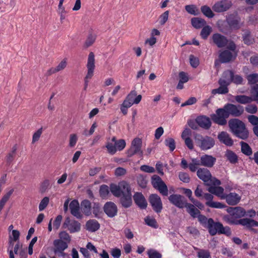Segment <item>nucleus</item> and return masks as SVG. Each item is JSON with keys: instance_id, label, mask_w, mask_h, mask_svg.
<instances>
[{"instance_id": "obj_1", "label": "nucleus", "mask_w": 258, "mask_h": 258, "mask_svg": "<svg viewBox=\"0 0 258 258\" xmlns=\"http://www.w3.org/2000/svg\"><path fill=\"white\" fill-rule=\"evenodd\" d=\"M243 111V106L227 103L223 108L217 109L215 114L211 115V118L214 123L220 125H224L226 124V119L230 115L235 117L239 116Z\"/></svg>"}, {"instance_id": "obj_2", "label": "nucleus", "mask_w": 258, "mask_h": 258, "mask_svg": "<svg viewBox=\"0 0 258 258\" xmlns=\"http://www.w3.org/2000/svg\"><path fill=\"white\" fill-rule=\"evenodd\" d=\"M228 123L230 130L236 137L243 140L248 137V132L242 121L234 118L230 119Z\"/></svg>"}, {"instance_id": "obj_3", "label": "nucleus", "mask_w": 258, "mask_h": 258, "mask_svg": "<svg viewBox=\"0 0 258 258\" xmlns=\"http://www.w3.org/2000/svg\"><path fill=\"white\" fill-rule=\"evenodd\" d=\"M224 220L231 225H241L247 228L258 226V222L254 220L248 218L237 219L231 213L225 216Z\"/></svg>"}, {"instance_id": "obj_4", "label": "nucleus", "mask_w": 258, "mask_h": 258, "mask_svg": "<svg viewBox=\"0 0 258 258\" xmlns=\"http://www.w3.org/2000/svg\"><path fill=\"white\" fill-rule=\"evenodd\" d=\"M210 234L212 236L218 234H224L229 236L231 234L230 228L228 227H224L220 222H214L212 218H209V223L207 227Z\"/></svg>"}, {"instance_id": "obj_5", "label": "nucleus", "mask_w": 258, "mask_h": 258, "mask_svg": "<svg viewBox=\"0 0 258 258\" xmlns=\"http://www.w3.org/2000/svg\"><path fill=\"white\" fill-rule=\"evenodd\" d=\"M197 174L198 177L207 185H220L221 184V181L215 177L213 178L210 171L207 168H199L197 170Z\"/></svg>"}, {"instance_id": "obj_6", "label": "nucleus", "mask_w": 258, "mask_h": 258, "mask_svg": "<svg viewBox=\"0 0 258 258\" xmlns=\"http://www.w3.org/2000/svg\"><path fill=\"white\" fill-rule=\"evenodd\" d=\"M196 142L198 146L202 150H209L215 145V140L213 138L209 136L203 137L200 134H195L194 136Z\"/></svg>"}, {"instance_id": "obj_7", "label": "nucleus", "mask_w": 258, "mask_h": 258, "mask_svg": "<svg viewBox=\"0 0 258 258\" xmlns=\"http://www.w3.org/2000/svg\"><path fill=\"white\" fill-rule=\"evenodd\" d=\"M94 57V53L93 52H90L89 54L87 64L88 72L84 78V90H86L88 87L89 82L88 80L91 79L94 74V71L95 67Z\"/></svg>"}, {"instance_id": "obj_8", "label": "nucleus", "mask_w": 258, "mask_h": 258, "mask_svg": "<svg viewBox=\"0 0 258 258\" xmlns=\"http://www.w3.org/2000/svg\"><path fill=\"white\" fill-rule=\"evenodd\" d=\"M151 183L153 186L158 190L159 192L163 196L168 195V190L164 182L157 175H154L151 178Z\"/></svg>"}, {"instance_id": "obj_9", "label": "nucleus", "mask_w": 258, "mask_h": 258, "mask_svg": "<svg viewBox=\"0 0 258 258\" xmlns=\"http://www.w3.org/2000/svg\"><path fill=\"white\" fill-rule=\"evenodd\" d=\"M226 21L231 29L238 30L243 25L240 18L237 13L228 15L226 17Z\"/></svg>"}, {"instance_id": "obj_10", "label": "nucleus", "mask_w": 258, "mask_h": 258, "mask_svg": "<svg viewBox=\"0 0 258 258\" xmlns=\"http://www.w3.org/2000/svg\"><path fill=\"white\" fill-rule=\"evenodd\" d=\"M142 146V139L139 138H135L132 142L131 146L130 147V156L138 154L142 157L143 155V152L141 149Z\"/></svg>"}, {"instance_id": "obj_11", "label": "nucleus", "mask_w": 258, "mask_h": 258, "mask_svg": "<svg viewBox=\"0 0 258 258\" xmlns=\"http://www.w3.org/2000/svg\"><path fill=\"white\" fill-rule=\"evenodd\" d=\"M149 202L155 212L160 213L163 209L162 203L160 197L157 194H152L149 197Z\"/></svg>"}, {"instance_id": "obj_12", "label": "nucleus", "mask_w": 258, "mask_h": 258, "mask_svg": "<svg viewBox=\"0 0 258 258\" xmlns=\"http://www.w3.org/2000/svg\"><path fill=\"white\" fill-rule=\"evenodd\" d=\"M232 2L229 0H222L216 3L212 9L214 11L217 13L224 12L229 10L232 6Z\"/></svg>"}, {"instance_id": "obj_13", "label": "nucleus", "mask_w": 258, "mask_h": 258, "mask_svg": "<svg viewBox=\"0 0 258 258\" xmlns=\"http://www.w3.org/2000/svg\"><path fill=\"white\" fill-rule=\"evenodd\" d=\"M212 39L213 43L218 48L224 47L228 42V40L226 37L218 33L213 34Z\"/></svg>"}, {"instance_id": "obj_14", "label": "nucleus", "mask_w": 258, "mask_h": 258, "mask_svg": "<svg viewBox=\"0 0 258 258\" xmlns=\"http://www.w3.org/2000/svg\"><path fill=\"white\" fill-rule=\"evenodd\" d=\"M103 208L104 213L108 217L113 218L117 215V206L112 202H106Z\"/></svg>"}, {"instance_id": "obj_15", "label": "nucleus", "mask_w": 258, "mask_h": 258, "mask_svg": "<svg viewBox=\"0 0 258 258\" xmlns=\"http://www.w3.org/2000/svg\"><path fill=\"white\" fill-rule=\"evenodd\" d=\"M170 202L179 208H183L184 207L186 203L184 201L183 196L178 194H173L168 197Z\"/></svg>"}, {"instance_id": "obj_16", "label": "nucleus", "mask_w": 258, "mask_h": 258, "mask_svg": "<svg viewBox=\"0 0 258 258\" xmlns=\"http://www.w3.org/2000/svg\"><path fill=\"white\" fill-rule=\"evenodd\" d=\"M204 198L206 200V206L212 208L222 209L225 207L224 205L220 202L213 201L214 197L212 194L208 193L205 194Z\"/></svg>"}, {"instance_id": "obj_17", "label": "nucleus", "mask_w": 258, "mask_h": 258, "mask_svg": "<svg viewBox=\"0 0 258 258\" xmlns=\"http://www.w3.org/2000/svg\"><path fill=\"white\" fill-rule=\"evenodd\" d=\"M71 213L77 219H82V214L80 212V205L77 200H73L70 204Z\"/></svg>"}, {"instance_id": "obj_18", "label": "nucleus", "mask_w": 258, "mask_h": 258, "mask_svg": "<svg viewBox=\"0 0 258 258\" xmlns=\"http://www.w3.org/2000/svg\"><path fill=\"white\" fill-rule=\"evenodd\" d=\"M234 72L231 70H227L224 72L222 75V78L218 81L220 85H226L229 86L232 82V77Z\"/></svg>"}, {"instance_id": "obj_19", "label": "nucleus", "mask_w": 258, "mask_h": 258, "mask_svg": "<svg viewBox=\"0 0 258 258\" xmlns=\"http://www.w3.org/2000/svg\"><path fill=\"white\" fill-rule=\"evenodd\" d=\"M191 131L188 128H185L181 134V138L184 141L186 146L190 150L194 149V143L190 138Z\"/></svg>"}, {"instance_id": "obj_20", "label": "nucleus", "mask_w": 258, "mask_h": 258, "mask_svg": "<svg viewBox=\"0 0 258 258\" xmlns=\"http://www.w3.org/2000/svg\"><path fill=\"white\" fill-rule=\"evenodd\" d=\"M236 55L235 52L233 53L228 50H225L220 53L219 59L222 63H226L234 59Z\"/></svg>"}, {"instance_id": "obj_21", "label": "nucleus", "mask_w": 258, "mask_h": 258, "mask_svg": "<svg viewBox=\"0 0 258 258\" xmlns=\"http://www.w3.org/2000/svg\"><path fill=\"white\" fill-rule=\"evenodd\" d=\"M241 197L235 192H230L226 194L224 200L229 205L234 206L237 205L240 201Z\"/></svg>"}, {"instance_id": "obj_22", "label": "nucleus", "mask_w": 258, "mask_h": 258, "mask_svg": "<svg viewBox=\"0 0 258 258\" xmlns=\"http://www.w3.org/2000/svg\"><path fill=\"white\" fill-rule=\"evenodd\" d=\"M133 198L135 203L140 208L145 209L147 208V202L142 193L136 192Z\"/></svg>"}, {"instance_id": "obj_23", "label": "nucleus", "mask_w": 258, "mask_h": 258, "mask_svg": "<svg viewBox=\"0 0 258 258\" xmlns=\"http://www.w3.org/2000/svg\"><path fill=\"white\" fill-rule=\"evenodd\" d=\"M208 190L212 194H214L220 198L221 199H224L225 194L224 192V188L219 186V185H210Z\"/></svg>"}, {"instance_id": "obj_24", "label": "nucleus", "mask_w": 258, "mask_h": 258, "mask_svg": "<svg viewBox=\"0 0 258 258\" xmlns=\"http://www.w3.org/2000/svg\"><path fill=\"white\" fill-rule=\"evenodd\" d=\"M202 165L207 167H212L216 162V159L211 155H204L201 157Z\"/></svg>"}, {"instance_id": "obj_25", "label": "nucleus", "mask_w": 258, "mask_h": 258, "mask_svg": "<svg viewBox=\"0 0 258 258\" xmlns=\"http://www.w3.org/2000/svg\"><path fill=\"white\" fill-rule=\"evenodd\" d=\"M228 212L231 213L237 219L244 216L246 214L245 210L240 207L230 208L228 209Z\"/></svg>"}, {"instance_id": "obj_26", "label": "nucleus", "mask_w": 258, "mask_h": 258, "mask_svg": "<svg viewBox=\"0 0 258 258\" xmlns=\"http://www.w3.org/2000/svg\"><path fill=\"white\" fill-rule=\"evenodd\" d=\"M218 139L220 142L227 146H232L233 144L232 139L230 138L229 135L225 132H222L219 134Z\"/></svg>"}, {"instance_id": "obj_27", "label": "nucleus", "mask_w": 258, "mask_h": 258, "mask_svg": "<svg viewBox=\"0 0 258 258\" xmlns=\"http://www.w3.org/2000/svg\"><path fill=\"white\" fill-rule=\"evenodd\" d=\"M199 126L205 128L209 129L211 126V122L209 117L206 116H200L196 118Z\"/></svg>"}, {"instance_id": "obj_28", "label": "nucleus", "mask_w": 258, "mask_h": 258, "mask_svg": "<svg viewBox=\"0 0 258 258\" xmlns=\"http://www.w3.org/2000/svg\"><path fill=\"white\" fill-rule=\"evenodd\" d=\"M53 245L55 247L54 252L56 253L58 252H62L68 248V243L61 239H55L53 241Z\"/></svg>"}, {"instance_id": "obj_29", "label": "nucleus", "mask_w": 258, "mask_h": 258, "mask_svg": "<svg viewBox=\"0 0 258 258\" xmlns=\"http://www.w3.org/2000/svg\"><path fill=\"white\" fill-rule=\"evenodd\" d=\"M86 229L90 232H94L100 227L99 222L95 219H90L86 223Z\"/></svg>"}, {"instance_id": "obj_30", "label": "nucleus", "mask_w": 258, "mask_h": 258, "mask_svg": "<svg viewBox=\"0 0 258 258\" xmlns=\"http://www.w3.org/2000/svg\"><path fill=\"white\" fill-rule=\"evenodd\" d=\"M81 209L86 216L91 215V203L87 199L83 200L81 203Z\"/></svg>"}, {"instance_id": "obj_31", "label": "nucleus", "mask_w": 258, "mask_h": 258, "mask_svg": "<svg viewBox=\"0 0 258 258\" xmlns=\"http://www.w3.org/2000/svg\"><path fill=\"white\" fill-rule=\"evenodd\" d=\"M184 207L186 208L187 213L194 218H197L201 213L199 210L191 204L186 203Z\"/></svg>"}, {"instance_id": "obj_32", "label": "nucleus", "mask_w": 258, "mask_h": 258, "mask_svg": "<svg viewBox=\"0 0 258 258\" xmlns=\"http://www.w3.org/2000/svg\"><path fill=\"white\" fill-rule=\"evenodd\" d=\"M191 23L194 28L200 29L206 25V22L202 18L195 17L191 19Z\"/></svg>"}, {"instance_id": "obj_33", "label": "nucleus", "mask_w": 258, "mask_h": 258, "mask_svg": "<svg viewBox=\"0 0 258 258\" xmlns=\"http://www.w3.org/2000/svg\"><path fill=\"white\" fill-rule=\"evenodd\" d=\"M110 191L114 197L117 198L120 197L125 192L120 190L118 185L114 183H111L110 184Z\"/></svg>"}, {"instance_id": "obj_34", "label": "nucleus", "mask_w": 258, "mask_h": 258, "mask_svg": "<svg viewBox=\"0 0 258 258\" xmlns=\"http://www.w3.org/2000/svg\"><path fill=\"white\" fill-rule=\"evenodd\" d=\"M243 41L244 44L249 45L252 44L254 42V38L251 35L249 30H245L242 36Z\"/></svg>"}, {"instance_id": "obj_35", "label": "nucleus", "mask_w": 258, "mask_h": 258, "mask_svg": "<svg viewBox=\"0 0 258 258\" xmlns=\"http://www.w3.org/2000/svg\"><path fill=\"white\" fill-rule=\"evenodd\" d=\"M142 95H137L136 91L133 90L130 92V107L133 104H138L142 99Z\"/></svg>"}, {"instance_id": "obj_36", "label": "nucleus", "mask_w": 258, "mask_h": 258, "mask_svg": "<svg viewBox=\"0 0 258 258\" xmlns=\"http://www.w3.org/2000/svg\"><path fill=\"white\" fill-rule=\"evenodd\" d=\"M109 187L106 184H102L100 186L99 193L100 197L102 199H106L109 194Z\"/></svg>"}, {"instance_id": "obj_37", "label": "nucleus", "mask_w": 258, "mask_h": 258, "mask_svg": "<svg viewBox=\"0 0 258 258\" xmlns=\"http://www.w3.org/2000/svg\"><path fill=\"white\" fill-rule=\"evenodd\" d=\"M235 99L237 102L243 104L250 103L252 102L251 96L237 95L235 96Z\"/></svg>"}, {"instance_id": "obj_38", "label": "nucleus", "mask_w": 258, "mask_h": 258, "mask_svg": "<svg viewBox=\"0 0 258 258\" xmlns=\"http://www.w3.org/2000/svg\"><path fill=\"white\" fill-rule=\"evenodd\" d=\"M228 86L224 84L220 85V87L217 89H213L212 90V94L213 95H215L217 94H226L228 92Z\"/></svg>"}, {"instance_id": "obj_39", "label": "nucleus", "mask_w": 258, "mask_h": 258, "mask_svg": "<svg viewBox=\"0 0 258 258\" xmlns=\"http://www.w3.org/2000/svg\"><path fill=\"white\" fill-rule=\"evenodd\" d=\"M225 157L232 164H235L237 162V156L235 153L231 150H227L225 153Z\"/></svg>"}, {"instance_id": "obj_40", "label": "nucleus", "mask_w": 258, "mask_h": 258, "mask_svg": "<svg viewBox=\"0 0 258 258\" xmlns=\"http://www.w3.org/2000/svg\"><path fill=\"white\" fill-rule=\"evenodd\" d=\"M212 31V28L210 26H204L201 32V36L203 39H207Z\"/></svg>"}, {"instance_id": "obj_41", "label": "nucleus", "mask_w": 258, "mask_h": 258, "mask_svg": "<svg viewBox=\"0 0 258 258\" xmlns=\"http://www.w3.org/2000/svg\"><path fill=\"white\" fill-rule=\"evenodd\" d=\"M69 230L71 233L79 232L81 230V224L76 220H74L70 224Z\"/></svg>"}, {"instance_id": "obj_42", "label": "nucleus", "mask_w": 258, "mask_h": 258, "mask_svg": "<svg viewBox=\"0 0 258 258\" xmlns=\"http://www.w3.org/2000/svg\"><path fill=\"white\" fill-rule=\"evenodd\" d=\"M195 249L198 250L197 252V256L198 258H211V253L209 250L204 249H199L195 247Z\"/></svg>"}, {"instance_id": "obj_43", "label": "nucleus", "mask_w": 258, "mask_h": 258, "mask_svg": "<svg viewBox=\"0 0 258 258\" xmlns=\"http://www.w3.org/2000/svg\"><path fill=\"white\" fill-rule=\"evenodd\" d=\"M120 201L122 207L124 208L129 207V190L127 189V193H124L121 195Z\"/></svg>"}, {"instance_id": "obj_44", "label": "nucleus", "mask_w": 258, "mask_h": 258, "mask_svg": "<svg viewBox=\"0 0 258 258\" xmlns=\"http://www.w3.org/2000/svg\"><path fill=\"white\" fill-rule=\"evenodd\" d=\"M241 152L247 156L251 155L252 153V150L250 146L244 142H240Z\"/></svg>"}, {"instance_id": "obj_45", "label": "nucleus", "mask_w": 258, "mask_h": 258, "mask_svg": "<svg viewBox=\"0 0 258 258\" xmlns=\"http://www.w3.org/2000/svg\"><path fill=\"white\" fill-rule=\"evenodd\" d=\"M201 10L202 13L209 18H213L214 16L211 8L206 5L201 7Z\"/></svg>"}, {"instance_id": "obj_46", "label": "nucleus", "mask_w": 258, "mask_h": 258, "mask_svg": "<svg viewBox=\"0 0 258 258\" xmlns=\"http://www.w3.org/2000/svg\"><path fill=\"white\" fill-rule=\"evenodd\" d=\"M129 107V94L126 96L125 100L120 106V110L123 115L127 113L128 108Z\"/></svg>"}, {"instance_id": "obj_47", "label": "nucleus", "mask_w": 258, "mask_h": 258, "mask_svg": "<svg viewBox=\"0 0 258 258\" xmlns=\"http://www.w3.org/2000/svg\"><path fill=\"white\" fill-rule=\"evenodd\" d=\"M252 101H255L258 104V84H255L250 90Z\"/></svg>"}, {"instance_id": "obj_48", "label": "nucleus", "mask_w": 258, "mask_h": 258, "mask_svg": "<svg viewBox=\"0 0 258 258\" xmlns=\"http://www.w3.org/2000/svg\"><path fill=\"white\" fill-rule=\"evenodd\" d=\"M93 213L96 218H100L99 215V214L102 213V211H101V206L99 203L96 202L93 203Z\"/></svg>"}, {"instance_id": "obj_49", "label": "nucleus", "mask_w": 258, "mask_h": 258, "mask_svg": "<svg viewBox=\"0 0 258 258\" xmlns=\"http://www.w3.org/2000/svg\"><path fill=\"white\" fill-rule=\"evenodd\" d=\"M165 145L169 147V150L171 152L174 151L175 148V142L174 140L171 138H168L165 140Z\"/></svg>"}, {"instance_id": "obj_50", "label": "nucleus", "mask_w": 258, "mask_h": 258, "mask_svg": "<svg viewBox=\"0 0 258 258\" xmlns=\"http://www.w3.org/2000/svg\"><path fill=\"white\" fill-rule=\"evenodd\" d=\"M96 40V36L93 35L92 33H90L84 44L85 47L88 48L91 46L95 42Z\"/></svg>"}, {"instance_id": "obj_51", "label": "nucleus", "mask_w": 258, "mask_h": 258, "mask_svg": "<svg viewBox=\"0 0 258 258\" xmlns=\"http://www.w3.org/2000/svg\"><path fill=\"white\" fill-rule=\"evenodd\" d=\"M185 9L187 11V12L191 15H193L195 16L198 15V12L197 7L195 5H186L185 7Z\"/></svg>"}, {"instance_id": "obj_52", "label": "nucleus", "mask_w": 258, "mask_h": 258, "mask_svg": "<svg viewBox=\"0 0 258 258\" xmlns=\"http://www.w3.org/2000/svg\"><path fill=\"white\" fill-rule=\"evenodd\" d=\"M197 218L200 224L204 227L207 228L209 225V219H208L205 216L201 215V213Z\"/></svg>"}, {"instance_id": "obj_53", "label": "nucleus", "mask_w": 258, "mask_h": 258, "mask_svg": "<svg viewBox=\"0 0 258 258\" xmlns=\"http://www.w3.org/2000/svg\"><path fill=\"white\" fill-rule=\"evenodd\" d=\"M147 254L149 258H161L162 254L158 251L150 249L147 251Z\"/></svg>"}, {"instance_id": "obj_54", "label": "nucleus", "mask_w": 258, "mask_h": 258, "mask_svg": "<svg viewBox=\"0 0 258 258\" xmlns=\"http://www.w3.org/2000/svg\"><path fill=\"white\" fill-rule=\"evenodd\" d=\"M115 148L117 151H121L126 146V143L124 140L123 139H119L118 140L117 142H115Z\"/></svg>"}, {"instance_id": "obj_55", "label": "nucleus", "mask_w": 258, "mask_h": 258, "mask_svg": "<svg viewBox=\"0 0 258 258\" xmlns=\"http://www.w3.org/2000/svg\"><path fill=\"white\" fill-rule=\"evenodd\" d=\"M105 148H106L108 153L110 155H114L117 151V150L115 148V146L114 144H113L110 142H107L105 145Z\"/></svg>"}, {"instance_id": "obj_56", "label": "nucleus", "mask_w": 258, "mask_h": 258, "mask_svg": "<svg viewBox=\"0 0 258 258\" xmlns=\"http://www.w3.org/2000/svg\"><path fill=\"white\" fill-rule=\"evenodd\" d=\"M145 222L147 225L153 228H157V224L156 220L150 217H146L145 218Z\"/></svg>"}, {"instance_id": "obj_57", "label": "nucleus", "mask_w": 258, "mask_h": 258, "mask_svg": "<svg viewBox=\"0 0 258 258\" xmlns=\"http://www.w3.org/2000/svg\"><path fill=\"white\" fill-rule=\"evenodd\" d=\"M49 201V199L48 197H45L41 201L39 205V210L42 211L44 210L47 206Z\"/></svg>"}, {"instance_id": "obj_58", "label": "nucleus", "mask_w": 258, "mask_h": 258, "mask_svg": "<svg viewBox=\"0 0 258 258\" xmlns=\"http://www.w3.org/2000/svg\"><path fill=\"white\" fill-rule=\"evenodd\" d=\"M245 111L250 114H255L257 111V107L255 104H248L245 107Z\"/></svg>"}, {"instance_id": "obj_59", "label": "nucleus", "mask_w": 258, "mask_h": 258, "mask_svg": "<svg viewBox=\"0 0 258 258\" xmlns=\"http://www.w3.org/2000/svg\"><path fill=\"white\" fill-rule=\"evenodd\" d=\"M178 177L179 179L184 183H188L190 181V177L187 173L183 172H179Z\"/></svg>"}, {"instance_id": "obj_60", "label": "nucleus", "mask_w": 258, "mask_h": 258, "mask_svg": "<svg viewBox=\"0 0 258 258\" xmlns=\"http://www.w3.org/2000/svg\"><path fill=\"white\" fill-rule=\"evenodd\" d=\"M247 79L248 83L250 84H255L258 82V74H252L247 76Z\"/></svg>"}, {"instance_id": "obj_61", "label": "nucleus", "mask_w": 258, "mask_h": 258, "mask_svg": "<svg viewBox=\"0 0 258 258\" xmlns=\"http://www.w3.org/2000/svg\"><path fill=\"white\" fill-rule=\"evenodd\" d=\"M169 17V11H166L162 14L159 17L160 24L161 25L165 24L167 21Z\"/></svg>"}, {"instance_id": "obj_62", "label": "nucleus", "mask_w": 258, "mask_h": 258, "mask_svg": "<svg viewBox=\"0 0 258 258\" xmlns=\"http://www.w3.org/2000/svg\"><path fill=\"white\" fill-rule=\"evenodd\" d=\"M137 181L141 187L142 188L146 187L147 181L143 175H140L137 177Z\"/></svg>"}, {"instance_id": "obj_63", "label": "nucleus", "mask_w": 258, "mask_h": 258, "mask_svg": "<svg viewBox=\"0 0 258 258\" xmlns=\"http://www.w3.org/2000/svg\"><path fill=\"white\" fill-rule=\"evenodd\" d=\"M12 235H10L9 238L14 240L15 241L19 240L20 233L18 230H13L12 232Z\"/></svg>"}, {"instance_id": "obj_64", "label": "nucleus", "mask_w": 258, "mask_h": 258, "mask_svg": "<svg viewBox=\"0 0 258 258\" xmlns=\"http://www.w3.org/2000/svg\"><path fill=\"white\" fill-rule=\"evenodd\" d=\"M243 81V79L241 76L238 75H234V74H233L232 83H233L236 85H240L242 84Z\"/></svg>"}]
</instances>
